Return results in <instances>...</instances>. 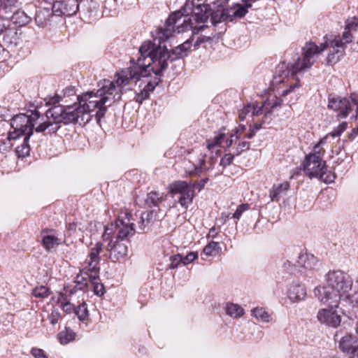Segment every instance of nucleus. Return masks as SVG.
I'll return each mask as SVG.
<instances>
[{"label":"nucleus","mask_w":358,"mask_h":358,"mask_svg":"<svg viewBox=\"0 0 358 358\" xmlns=\"http://www.w3.org/2000/svg\"><path fill=\"white\" fill-rule=\"evenodd\" d=\"M165 200L164 197L155 191H152L147 194L145 204L148 208L159 209V204Z\"/></svg>","instance_id":"nucleus-25"},{"label":"nucleus","mask_w":358,"mask_h":358,"mask_svg":"<svg viewBox=\"0 0 358 358\" xmlns=\"http://www.w3.org/2000/svg\"><path fill=\"white\" fill-rule=\"evenodd\" d=\"M341 300L348 303L352 307H358V290L346 292V294H343Z\"/></svg>","instance_id":"nucleus-37"},{"label":"nucleus","mask_w":358,"mask_h":358,"mask_svg":"<svg viewBox=\"0 0 358 358\" xmlns=\"http://www.w3.org/2000/svg\"><path fill=\"white\" fill-rule=\"evenodd\" d=\"M283 104V99L280 97L275 96L273 99L271 100V103H268L270 105V108L266 111V117H268V115L272 114L273 110L276 108L277 107H280Z\"/></svg>","instance_id":"nucleus-43"},{"label":"nucleus","mask_w":358,"mask_h":358,"mask_svg":"<svg viewBox=\"0 0 358 358\" xmlns=\"http://www.w3.org/2000/svg\"><path fill=\"white\" fill-rule=\"evenodd\" d=\"M182 17H185V14L182 10V6L180 9L171 13L165 21L164 26L159 27L157 30V36L155 41L158 38L159 43H164L173 36V33L176 31V24L180 20Z\"/></svg>","instance_id":"nucleus-10"},{"label":"nucleus","mask_w":358,"mask_h":358,"mask_svg":"<svg viewBox=\"0 0 358 358\" xmlns=\"http://www.w3.org/2000/svg\"><path fill=\"white\" fill-rule=\"evenodd\" d=\"M133 223H125L122 220H118L116 222L115 241L125 242L129 243L127 238L131 234L133 235L135 232Z\"/></svg>","instance_id":"nucleus-19"},{"label":"nucleus","mask_w":358,"mask_h":358,"mask_svg":"<svg viewBox=\"0 0 358 358\" xmlns=\"http://www.w3.org/2000/svg\"><path fill=\"white\" fill-rule=\"evenodd\" d=\"M162 76L154 74V76H150L148 78H143L145 80L143 82L146 84L139 92H135L134 100L136 103L142 104L145 100L148 99L150 98V93L153 92L156 87L162 82Z\"/></svg>","instance_id":"nucleus-14"},{"label":"nucleus","mask_w":358,"mask_h":358,"mask_svg":"<svg viewBox=\"0 0 358 358\" xmlns=\"http://www.w3.org/2000/svg\"><path fill=\"white\" fill-rule=\"evenodd\" d=\"M339 349L346 353L354 354L358 350V337L353 334H348L341 338Z\"/></svg>","instance_id":"nucleus-20"},{"label":"nucleus","mask_w":358,"mask_h":358,"mask_svg":"<svg viewBox=\"0 0 358 358\" xmlns=\"http://www.w3.org/2000/svg\"><path fill=\"white\" fill-rule=\"evenodd\" d=\"M76 308V306L69 301L62 303L63 310L66 313H75Z\"/></svg>","instance_id":"nucleus-62"},{"label":"nucleus","mask_w":358,"mask_h":358,"mask_svg":"<svg viewBox=\"0 0 358 358\" xmlns=\"http://www.w3.org/2000/svg\"><path fill=\"white\" fill-rule=\"evenodd\" d=\"M46 104L52 107L57 106L62 100V96L55 94L54 96H48L45 99Z\"/></svg>","instance_id":"nucleus-51"},{"label":"nucleus","mask_w":358,"mask_h":358,"mask_svg":"<svg viewBox=\"0 0 358 358\" xmlns=\"http://www.w3.org/2000/svg\"><path fill=\"white\" fill-rule=\"evenodd\" d=\"M283 268L285 270L289 273H292L294 271H300L299 269L297 268V265L296 263V261L293 262L290 259H287L284 264H283Z\"/></svg>","instance_id":"nucleus-52"},{"label":"nucleus","mask_w":358,"mask_h":358,"mask_svg":"<svg viewBox=\"0 0 358 358\" xmlns=\"http://www.w3.org/2000/svg\"><path fill=\"white\" fill-rule=\"evenodd\" d=\"M210 17L213 25H216L224 22H229V15L224 7L217 9L216 10H213L210 8Z\"/></svg>","instance_id":"nucleus-26"},{"label":"nucleus","mask_w":358,"mask_h":358,"mask_svg":"<svg viewBox=\"0 0 358 358\" xmlns=\"http://www.w3.org/2000/svg\"><path fill=\"white\" fill-rule=\"evenodd\" d=\"M29 139L26 141V136L24 138L22 143L16 148V152L20 157H24L29 155L30 146L29 145Z\"/></svg>","instance_id":"nucleus-40"},{"label":"nucleus","mask_w":358,"mask_h":358,"mask_svg":"<svg viewBox=\"0 0 358 358\" xmlns=\"http://www.w3.org/2000/svg\"><path fill=\"white\" fill-rule=\"evenodd\" d=\"M11 20L15 25L22 27L29 24L31 20V17L27 15L24 11L17 10L11 15Z\"/></svg>","instance_id":"nucleus-27"},{"label":"nucleus","mask_w":358,"mask_h":358,"mask_svg":"<svg viewBox=\"0 0 358 358\" xmlns=\"http://www.w3.org/2000/svg\"><path fill=\"white\" fill-rule=\"evenodd\" d=\"M328 45L327 41L320 46L313 42H307L302 48V59L298 52L292 49L285 52V59L276 66L273 79L276 83H282L285 82V78H292L295 79V83L281 92V97H285L295 89L299 88L301 85L300 80L296 77L297 73L310 69L315 62V57L327 50Z\"/></svg>","instance_id":"nucleus-1"},{"label":"nucleus","mask_w":358,"mask_h":358,"mask_svg":"<svg viewBox=\"0 0 358 358\" xmlns=\"http://www.w3.org/2000/svg\"><path fill=\"white\" fill-rule=\"evenodd\" d=\"M352 34L350 33V31H345L343 32L342 38H340V39L342 40V41L343 42L345 48L346 43H349L352 41Z\"/></svg>","instance_id":"nucleus-63"},{"label":"nucleus","mask_w":358,"mask_h":358,"mask_svg":"<svg viewBox=\"0 0 358 358\" xmlns=\"http://www.w3.org/2000/svg\"><path fill=\"white\" fill-rule=\"evenodd\" d=\"M348 99L350 101L351 103H352L354 105L357 106V114L358 115V93H351Z\"/></svg>","instance_id":"nucleus-64"},{"label":"nucleus","mask_w":358,"mask_h":358,"mask_svg":"<svg viewBox=\"0 0 358 358\" xmlns=\"http://www.w3.org/2000/svg\"><path fill=\"white\" fill-rule=\"evenodd\" d=\"M190 185L191 182L177 180L169 184L168 186L169 194L175 195L180 194L178 202L185 210L188 208L189 205L192 203L195 196L194 191Z\"/></svg>","instance_id":"nucleus-9"},{"label":"nucleus","mask_w":358,"mask_h":358,"mask_svg":"<svg viewBox=\"0 0 358 358\" xmlns=\"http://www.w3.org/2000/svg\"><path fill=\"white\" fill-rule=\"evenodd\" d=\"M154 41L144 42L139 48L140 56L136 62L131 59L129 67L115 73L117 86L127 85L130 81L137 83L141 78H148L152 73L155 75L157 69L160 68L159 57L162 55L159 53L162 52L163 46L158 38Z\"/></svg>","instance_id":"nucleus-2"},{"label":"nucleus","mask_w":358,"mask_h":358,"mask_svg":"<svg viewBox=\"0 0 358 358\" xmlns=\"http://www.w3.org/2000/svg\"><path fill=\"white\" fill-rule=\"evenodd\" d=\"M48 319L51 324H56L61 320V313L57 309H52L51 313L48 316Z\"/></svg>","instance_id":"nucleus-53"},{"label":"nucleus","mask_w":358,"mask_h":358,"mask_svg":"<svg viewBox=\"0 0 358 358\" xmlns=\"http://www.w3.org/2000/svg\"><path fill=\"white\" fill-rule=\"evenodd\" d=\"M343 55L344 49H336V52H329L326 58V64L329 66L335 64Z\"/></svg>","instance_id":"nucleus-35"},{"label":"nucleus","mask_w":358,"mask_h":358,"mask_svg":"<svg viewBox=\"0 0 358 358\" xmlns=\"http://www.w3.org/2000/svg\"><path fill=\"white\" fill-rule=\"evenodd\" d=\"M103 244L101 242H97L94 247L90 249L89 254L90 261L88 263V271L94 274H99L100 267L98 266L101 261L100 253L102 251Z\"/></svg>","instance_id":"nucleus-18"},{"label":"nucleus","mask_w":358,"mask_h":358,"mask_svg":"<svg viewBox=\"0 0 358 358\" xmlns=\"http://www.w3.org/2000/svg\"><path fill=\"white\" fill-rule=\"evenodd\" d=\"M235 153H227L225 154L220 160V165L223 167V169L226 168L227 166H229L233 163V161L234 159Z\"/></svg>","instance_id":"nucleus-47"},{"label":"nucleus","mask_w":358,"mask_h":358,"mask_svg":"<svg viewBox=\"0 0 358 358\" xmlns=\"http://www.w3.org/2000/svg\"><path fill=\"white\" fill-rule=\"evenodd\" d=\"M252 315L262 322H268L270 315L263 308H255L252 310Z\"/></svg>","instance_id":"nucleus-39"},{"label":"nucleus","mask_w":358,"mask_h":358,"mask_svg":"<svg viewBox=\"0 0 358 358\" xmlns=\"http://www.w3.org/2000/svg\"><path fill=\"white\" fill-rule=\"evenodd\" d=\"M302 169L306 176L310 179L319 178L323 182L326 184H330L334 182L336 176L335 173L330 172L329 174L325 176L327 173V165L325 161H317V160H308L305 157L303 162L301 163Z\"/></svg>","instance_id":"nucleus-8"},{"label":"nucleus","mask_w":358,"mask_h":358,"mask_svg":"<svg viewBox=\"0 0 358 358\" xmlns=\"http://www.w3.org/2000/svg\"><path fill=\"white\" fill-rule=\"evenodd\" d=\"M74 313L80 321L85 322L87 320L89 317V311L87 310V304L83 302L76 306Z\"/></svg>","instance_id":"nucleus-36"},{"label":"nucleus","mask_w":358,"mask_h":358,"mask_svg":"<svg viewBox=\"0 0 358 358\" xmlns=\"http://www.w3.org/2000/svg\"><path fill=\"white\" fill-rule=\"evenodd\" d=\"M331 309H320L317 314L318 321L329 327L336 328L341 322V316L338 314L336 310Z\"/></svg>","instance_id":"nucleus-16"},{"label":"nucleus","mask_w":358,"mask_h":358,"mask_svg":"<svg viewBox=\"0 0 358 358\" xmlns=\"http://www.w3.org/2000/svg\"><path fill=\"white\" fill-rule=\"evenodd\" d=\"M45 117L47 120L35 128L37 133L44 135L55 134L62 124H85L90 121V116L84 117L78 101L72 105L59 104L51 107L46 110Z\"/></svg>","instance_id":"nucleus-4"},{"label":"nucleus","mask_w":358,"mask_h":358,"mask_svg":"<svg viewBox=\"0 0 358 358\" xmlns=\"http://www.w3.org/2000/svg\"><path fill=\"white\" fill-rule=\"evenodd\" d=\"M224 8L228 13L229 22H234L236 20L242 19L245 16L242 3H233L231 5L224 6Z\"/></svg>","instance_id":"nucleus-23"},{"label":"nucleus","mask_w":358,"mask_h":358,"mask_svg":"<svg viewBox=\"0 0 358 358\" xmlns=\"http://www.w3.org/2000/svg\"><path fill=\"white\" fill-rule=\"evenodd\" d=\"M169 260L171 262L169 268L170 269H175L178 267V266L182 263V256L180 254L173 255L170 257Z\"/></svg>","instance_id":"nucleus-46"},{"label":"nucleus","mask_w":358,"mask_h":358,"mask_svg":"<svg viewBox=\"0 0 358 358\" xmlns=\"http://www.w3.org/2000/svg\"><path fill=\"white\" fill-rule=\"evenodd\" d=\"M182 10L185 17L182 24L177 25L178 33L192 30L193 35H196L208 27L205 23L208 22L210 15L209 4H195L193 1L187 0L182 6Z\"/></svg>","instance_id":"nucleus-6"},{"label":"nucleus","mask_w":358,"mask_h":358,"mask_svg":"<svg viewBox=\"0 0 358 358\" xmlns=\"http://www.w3.org/2000/svg\"><path fill=\"white\" fill-rule=\"evenodd\" d=\"M99 274L90 275V282L93 285V291L95 295L101 296L106 292L105 287L101 282H99Z\"/></svg>","instance_id":"nucleus-30"},{"label":"nucleus","mask_w":358,"mask_h":358,"mask_svg":"<svg viewBox=\"0 0 358 358\" xmlns=\"http://www.w3.org/2000/svg\"><path fill=\"white\" fill-rule=\"evenodd\" d=\"M86 274H87L89 276L92 275V273L87 271V272H85ZM75 282L77 284L76 285L78 287V289L80 290H84L85 287H88V283L90 282V279L85 277H82L80 275H77L76 280Z\"/></svg>","instance_id":"nucleus-44"},{"label":"nucleus","mask_w":358,"mask_h":358,"mask_svg":"<svg viewBox=\"0 0 358 358\" xmlns=\"http://www.w3.org/2000/svg\"><path fill=\"white\" fill-rule=\"evenodd\" d=\"M76 87L72 85L67 86L62 90L63 96H71L76 94Z\"/></svg>","instance_id":"nucleus-61"},{"label":"nucleus","mask_w":358,"mask_h":358,"mask_svg":"<svg viewBox=\"0 0 358 358\" xmlns=\"http://www.w3.org/2000/svg\"><path fill=\"white\" fill-rule=\"evenodd\" d=\"M162 55L159 57L160 68H158L155 72V75L163 76V72L168 68V62L173 63V62L181 60L187 57L180 45H178L169 50L166 45L163 46Z\"/></svg>","instance_id":"nucleus-11"},{"label":"nucleus","mask_w":358,"mask_h":358,"mask_svg":"<svg viewBox=\"0 0 358 358\" xmlns=\"http://www.w3.org/2000/svg\"><path fill=\"white\" fill-rule=\"evenodd\" d=\"M106 250L109 252V259L113 262L125 261L128 257V243L121 241L108 243Z\"/></svg>","instance_id":"nucleus-15"},{"label":"nucleus","mask_w":358,"mask_h":358,"mask_svg":"<svg viewBox=\"0 0 358 358\" xmlns=\"http://www.w3.org/2000/svg\"><path fill=\"white\" fill-rule=\"evenodd\" d=\"M296 254L297 255L296 263L298 269L300 270L302 268L311 270L316 265L317 260L313 255L302 251L296 252Z\"/></svg>","instance_id":"nucleus-21"},{"label":"nucleus","mask_w":358,"mask_h":358,"mask_svg":"<svg viewBox=\"0 0 358 358\" xmlns=\"http://www.w3.org/2000/svg\"><path fill=\"white\" fill-rule=\"evenodd\" d=\"M287 295L291 301H299L306 297V290L303 285L292 284L288 289Z\"/></svg>","instance_id":"nucleus-22"},{"label":"nucleus","mask_w":358,"mask_h":358,"mask_svg":"<svg viewBox=\"0 0 358 358\" xmlns=\"http://www.w3.org/2000/svg\"><path fill=\"white\" fill-rule=\"evenodd\" d=\"M250 206L248 203H243L239 205L234 213L232 215V217L236 220H239L242 214L249 208Z\"/></svg>","instance_id":"nucleus-50"},{"label":"nucleus","mask_w":358,"mask_h":358,"mask_svg":"<svg viewBox=\"0 0 358 358\" xmlns=\"http://www.w3.org/2000/svg\"><path fill=\"white\" fill-rule=\"evenodd\" d=\"M324 150L322 148H320L318 145H314L313 149V152H310L306 155V159L308 160H317V161H324L322 159V157L324 155Z\"/></svg>","instance_id":"nucleus-38"},{"label":"nucleus","mask_w":358,"mask_h":358,"mask_svg":"<svg viewBox=\"0 0 358 358\" xmlns=\"http://www.w3.org/2000/svg\"><path fill=\"white\" fill-rule=\"evenodd\" d=\"M347 128L348 123L346 122H343L338 127L334 128L333 131L329 134L333 138L340 136L347 129Z\"/></svg>","instance_id":"nucleus-45"},{"label":"nucleus","mask_w":358,"mask_h":358,"mask_svg":"<svg viewBox=\"0 0 358 358\" xmlns=\"http://www.w3.org/2000/svg\"><path fill=\"white\" fill-rule=\"evenodd\" d=\"M194 35H193L192 34L189 38H188L187 40H186L185 42L180 45L183 51L185 52V53H187V56L190 52V48L194 41Z\"/></svg>","instance_id":"nucleus-55"},{"label":"nucleus","mask_w":358,"mask_h":358,"mask_svg":"<svg viewBox=\"0 0 358 358\" xmlns=\"http://www.w3.org/2000/svg\"><path fill=\"white\" fill-rule=\"evenodd\" d=\"M327 285L318 286L314 294L324 304L329 307H338V303L346 292L351 291L352 280L342 271H329L326 275Z\"/></svg>","instance_id":"nucleus-5"},{"label":"nucleus","mask_w":358,"mask_h":358,"mask_svg":"<svg viewBox=\"0 0 358 358\" xmlns=\"http://www.w3.org/2000/svg\"><path fill=\"white\" fill-rule=\"evenodd\" d=\"M108 231H112V227H106L105 228L104 232L102 235L103 241L105 242L108 241V243H110V241H115V234H111V233H108Z\"/></svg>","instance_id":"nucleus-58"},{"label":"nucleus","mask_w":358,"mask_h":358,"mask_svg":"<svg viewBox=\"0 0 358 358\" xmlns=\"http://www.w3.org/2000/svg\"><path fill=\"white\" fill-rule=\"evenodd\" d=\"M32 294L36 298L44 299L50 294V291L48 287L41 285L33 289Z\"/></svg>","instance_id":"nucleus-41"},{"label":"nucleus","mask_w":358,"mask_h":358,"mask_svg":"<svg viewBox=\"0 0 358 358\" xmlns=\"http://www.w3.org/2000/svg\"><path fill=\"white\" fill-rule=\"evenodd\" d=\"M289 182H284L278 185H273L269 192L271 201H278L279 195L282 193H285L289 189Z\"/></svg>","instance_id":"nucleus-29"},{"label":"nucleus","mask_w":358,"mask_h":358,"mask_svg":"<svg viewBox=\"0 0 358 358\" xmlns=\"http://www.w3.org/2000/svg\"><path fill=\"white\" fill-rule=\"evenodd\" d=\"M250 148V143L248 141H242L238 143L235 149V155L238 156L244 151L248 150Z\"/></svg>","instance_id":"nucleus-48"},{"label":"nucleus","mask_w":358,"mask_h":358,"mask_svg":"<svg viewBox=\"0 0 358 358\" xmlns=\"http://www.w3.org/2000/svg\"><path fill=\"white\" fill-rule=\"evenodd\" d=\"M251 111H252V105L251 104L248 103L246 106H245L243 107V108L239 112V114H238V118H239L240 121H243L245 119L246 115L249 113H251Z\"/></svg>","instance_id":"nucleus-59"},{"label":"nucleus","mask_w":358,"mask_h":358,"mask_svg":"<svg viewBox=\"0 0 358 358\" xmlns=\"http://www.w3.org/2000/svg\"><path fill=\"white\" fill-rule=\"evenodd\" d=\"M30 352L34 358H49L46 352L41 348H32Z\"/></svg>","instance_id":"nucleus-54"},{"label":"nucleus","mask_w":358,"mask_h":358,"mask_svg":"<svg viewBox=\"0 0 358 358\" xmlns=\"http://www.w3.org/2000/svg\"><path fill=\"white\" fill-rule=\"evenodd\" d=\"M63 241L55 235H45L42 238L41 245L47 252H52L62 245Z\"/></svg>","instance_id":"nucleus-24"},{"label":"nucleus","mask_w":358,"mask_h":358,"mask_svg":"<svg viewBox=\"0 0 358 358\" xmlns=\"http://www.w3.org/2000/svg\"><path fill=\"white\" fill-rule=\"evenodd\" d=\"M327 108L336 112L339 119L346 118L352 111L351 102L347 97L331 94L328 96Z\"/></svg>","instance_id":"nucleus-12"},{"label":"nucleus","mask_w":358,"mask_h":358,"mask_svg":"<svg viewBox=\"0 0 358 358\" xmlns=\"http://www.w3.org/2000/svg\"><path fill=\"white\" fill-rule=\"evenodd\" d=\"M209 181V178L208 177L203 178L201 179L199 181L195 182H191V187L193 188L194 191L197 190L199 192H201L205 187L206 184Z\"/></svg>","instance_id":"nucleus-49"},{"label":"nucleus","mask_w":358,"mask_h":358,"mask_svg":"<svg viewBox=\"0 0 358 358\" xmlns=\"http://www.w3.org/2000/svg\"><path fill=\"white\" fill-rule=\"evenodd\" d=\"M99 89L96 92L87 91L77 96V101L81 108L84 117L90 116V120L93 117L91 113L97 109L94 114L97 124H100L101 120L104 117L108 110L106 103L113 95L114 101L121 99L122 92H117V87L113 81L103 80L98 83Z\"/></svg>","instance_id":"nucleus-3"},{"label":"nucleus","mask_w":358,"mask_h":358,"mask_svg":"<svg viewBox=\"0 0 358 358\" xmlns=\"http://www.w3.org/2000/svg\"><path fill=\"white\" fill-rule=\"evenodd\" d=\"M227 315L233 317H240L244 314V310L238 304L227 303L226 305Z\"/></svg>","instance_id":"nucleus-33"},{"label":"nucleus","mask_w":358,"mask_h":358,"mask_svg":"<svg viewBox=\"0 0 358 358\" xmlns=\"http://www.w3.org/2000/svg\"><path fill=\"white\" fill-rule=\"evenodd\" d=\"M0 35H3V41L6 43L11 44L16 40L17 31L14 29L8 28L4 24V28L2 29Z\"/></svg>","instance_id":"nucleus-34"},{"label":"nucleus","mask_w":358,"mask_h":358,"mask_svg":"<svg viewBox=\"0 0 358 358\" xmlns=\"http://www.w3.org/2000/svg\"><path fill=\"white\" fill-rule=\"evenodd\" d=\"M222 248L218 242L210 241L203 249L201 255H204L206 257H213L219 254Z\"/></svg>","instance_id":"nucleus-31"},{"label":"nucleus","mask_w":358,"mask_h":358,"mask_svg":"<svg viewBox=\"0 0 358 358\" xmlns=\"http://www.w3.org/2000/svg\"><path fill=\"white\" fill-rule=\"evenodd\" d=\"M47 6L40 8L35 14L36 24L41 27H44L50 24L51 18L55 15L51 8L52 3L51 0H45Z\"/></svg>","instance_id":"nucleus-17"},{"label":"nucleus","mask_w":358,"mask_h":358,"mask_svg":"<svg viewBox=\"0 0 358 358\" xmlns=\"http://www.w3.org/2000/svg\"><path fill=\"white\" fill-rule=\"evenodd\" d=\"M225 129H226L224 127L221 128L212 141L210 140L207 141V148L209 150L214 148L215 146L221 147V144L226 137V133L224 132Z\"/></svg>","instance_id":"nucleus-32"},{"label":"nucleus","mask_w":358,"mask_h":358,"mask_svg":"<svg viewBox=\"0 0 358 358\" xmlns=\"http://www.w3.org/2000/svg\"><path fill=\"white\" fill-rule=\"evenodd\" d=\"M329 45L327 49L329 48V52H336V49H344V43L342 40L340 39V37H336L333 40H330L329 41H326Z\"/></svg>","instance_id":"nucleus-42"},{"label":"nucleus","mask_w":358,"mask_h":358,"mask_svg":"<svg viewBox=\"0 0 358 358\" xmlns=\"http://www.w3.org/2000/svg\"><path fill=\"white\" fill-rule=\"evenodd\" d=\"M198 258V253L196 252H190L185 257H182V264L187 265Z\"/></svg>","instance_id":"nucleus-56"},{"label":"nucleus","mask_w":358,"mask_h":358,"mask_svg":"<svg viewBox=\"0 0 358 358\" xmlns=\"http://www.w3.org/2000/svg\"><path fill=\"white\" fill-rule=\"evenodd\" d=\"M10 127L13 131L8 133L7 139L16 140L21 136H26V141L30 139L34 129V120L24 113L14 115L10 120Z\"/></svg>","instance_id":"nucleus-7"},{"label":"nucleus","mask_w":358,"mask_h":358,"mask_svg":"<svg viewBox=\"0 0 358 358\" xmlns=\"http://www.w3.org/2000/svg\"><path fill=\"white\" fill-rule=\"evenodd\" d=\"M51 7L56 16H72L78 12L80 2L78 0H55Z\"/></svg>","instance_id":"nucleus-13"},{"label":"nucleus","mask_w":358,"mask_h":358,"mask_svg":"<svg viewBox=\"0 0 358 358\" xmlns=\"http://www.w3.org/2000/svg\"><path fill=\"white\" fill-rule=\"evenodd\" d=\"M204 168L199 166H194V168L192 170H189L188 171H186L187 174H188L189 176H200L201 173L203 171Z\"/></svg>","instance_id":"nucleus-60"},{"label":"nucleus","mask_w":358,"mask_h":358,"mask_svg":"<svg viewBox=\"0 0 358 358\" xmlns=\"http://www.w3.org/2000/svg\"><path fill=\"white\" fill-rule=\"evenodd\" d=\"M76 333L70 327H65V329L57 334V339L62 345H67L73 341L76 338Z\"/></svg>","instance_id":"nucleus-28"},{"label":"nucleus","mask_w":358,"mask_h":358,"mask_svg":"<svg viewBox=\"0 0 358 358\" xmlns=\"http://www.w3.org/2000/svg\"><path fill=\"white\" fill-rule=\"evenodd\" d=\"M87 5L85 4L84 6L86 7L87 10L89 13H93L97 11L99 3L97 1L90 0V1H87Z\"/></svg>","instance_id":"nucleus-57"}]
</instances>
